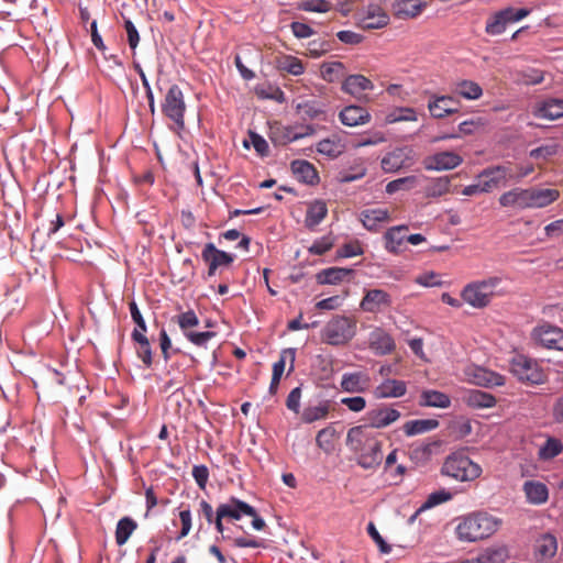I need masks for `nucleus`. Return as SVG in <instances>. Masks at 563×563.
<instances>
[{"label": "nucleus", "instance_id": "4d7b16f0", "mask_svg": "<svg viewBox=\"0 0 563 563\" xmlns=\"http://www.w3.org/2000/svg\"><path fill=\"white\" fill-rule=\"evenodd\" d=\"M563 451V444L560 440L550 438L540 451L543 459H553Z\"/></svg>", "mask_w": 563, "mask_h": 563}, {"label": "nucleus", "instance_id": "393cba45", "mask_svg": "<svg viewBox=\"0 0 563 563\" xmlns=\"http://www.w3.org/2000/svg\"><path fill=\"white\" fill-rule=\"evenodd\" d=\"M407 391V385L404 380L386 379L378 385L374 390V396L377 399L384 398H399Z\"/></svg>", "mask_w": 563, "mask_h": 563}, {"label": "nucleus", "instance_id": "c03bdc74", "mask_svg": "<svg viewBox=\"0 0 563 563\" xmlns=\"http://www.w3.org/2000/svg\"><path fill=\"white\" fill-rule=\"evenodd\" d=\"M137 529V523L130 517L121 518L115 528V542L119 547L125 544L131 534Z\"/></svg>", "mask_w": 563, "mask_h": 563}, {"label": "nucleus", "instance_id": "864d4df0", "mask_svg": "<svg viewBox=\"0 0 563 563\" xmlns=\"http://www.w3.org/2000/svg\"><path fill=\"white\" fill-rule=\"evenodd\" d=\"M559 152V145L556 143L543 144L537 148L530 151L529 155L534 159L548 161Z\"/></svg>", "mask_w": 563, "mask_h": 563}, {"label": "nucleus", "instance_id": "f3484780", "mask_svg": "<svg viewBox=\"0 0 563 563\" xmlns=\"http://www.w3.org/2000/svg\"><path fill=\"white\" fill-rule=\"evenodd\" d=\"M397 409L389 407H380L369 410L366 413L368 426L375 429H383L396 422L400 418Z\"/></svg>", "mask_w": 563, "mask_h": 563}, {"label": "nucleus", "instance_id": "7c9ffc66", "mask_svg": "<svg viewBox=\"0 0 563 563\" xmlns=\"http://www.w3.org/2000/svg\"><path fill=\"white\" fill-rule=\"evenodd\" d=\"M527 500L533 505H542L549 498V489L545 484L537 481H527L523 484Z\"/></svg>", "mask_w": 563, "mask_h": 563}, {"label": "nucleus", "instance_id": "39448f33", "mask_svg": "<svg viewBox=\"0 0 563 563\" xmlns=\"http://www.w3.org/2000/svg\"><path fill=\"white\" fill-rule=\"evenodd\" d=\"M501 283V278L493 276L483 280H476L467 284L462 292V299L476 309L487 307L495 297V289Z\"/></svg>", "mask_w": 563, "mask_h": 563}, {"label": "nucleus", "instance_id": "3c124183", "mask_svg": "<svg viewBox=\"0 0 563 563\" xmlns=\"http://www.w3.org/2000/svg\"><path fill=\"white\" fill-rule=\"evenodd\" d=\"M558 550L556 539L551 534H545L541 538L538 544V553L543 559H551L555 555Z\"/></svg>", "mask_w": 563, "mask_h": 563}, {"label": "nucleus", "instance_id": "4c0bfd02", "mask_svg": "<svg viewBox=\"0 0 563 563\" xmlns=\"http://www.w3.org/2000/svg\"><path fill=\"white\" fill-rule=\"evenodd\" d=\"M466 404L472 408H492L496 405V398L486 391L473 389L465 396Z\"/></svg>", "mask_w": 563, "mask_h": 563}, {"label": "nucleus", "instance_id": "e2e57ef3", "mask_svg": "<svg viewBox=\"0 0 563 563\" xmlns=\"http://www.w3.org/2000/svg\"><path fill=\"white\" fill-rule=\"evenodd\" d=\"M341 404L346 406L349 410L353 412H361L366 407V400L361 396L342 398Z\"/></svg>", "mask_w": 563, "mask_h": 563}, {"label": "nucleus", "instance_id": "6ab92c4d", "mask_svg": "<svg viewBox=\"0 0 563 563\" xmlns=\"http://www.w3.org/2000/svg\"><path fill=\"white\" fill-rule=\"evenodd\" d=\"M529 188L523 189L520 187L512 188L506 192H504L498 201L499 205L504 208H514V209H530V200H529Z\"/></svg>", "mask_w": 563, "mask_h": 563}, {"label": "nucleus", "instance_id": "680f3d73", "mask_svg": "<svg viewBox=\"0 0 563 563\" xmlns=\"http://www.w3.org/2000/svg\"><path fill=\"white\" fill-rule=\"evenodd\" d=\"M367 532L371 536V538L375 541V543L378 545L379 551L382 553L388 554L391 551V547L383 539V537L379 534L378 530L376 529L373 522L368 523Z\"/></svg>", "mask_w": 563, "mask_h": 563}, {"label": "nucleus", "instance_id": "603ef678", "mask_svg": "<svg viewBox=\"0 0 563 563\" xmlns=\"http://www.w3.org/2000/svg\"><path fill=\"white\" fill-rule=\"evenodd\" d=\"M287 357H289L290 362H291L290 371L294 368L295 350H292V349L285 350L280 354L279 360L273 364V375H272V378L280 380V378H282V376L284 374V371H285Z\"/></svg>", "mask_w": 563, "mask_h": 563}, {"label": "nucleus", "instance_id": "4be33fe9", "mask_svg": "<svg viewBox=\"0 0 563 563\" xmlns=\"http://www.w3.org/2000/svg\"><path fill=\"white\" fill-rule=\"evenodd\" d=\"M339 119L346 126H357L371 121L369 112L360 106H347L339 113Z\"/></svg>", "mask_w": 563, "mask_h": 563}, {"label": "nucleus", "instance_id": "c9c22d12", "mask_svg": "<svg viewBox=\"0 0 563 563\" xmlns=\"http://www.w3.org/2000/svg\"><path fill=\"white\" fill-rule=\"evenodd\" d=\"M407 225H397L388 229L384 235L385 247L391 253H398L399 246L406 240Z\"/></svg>", "mask_w": 563, "mask_h": 563}, {"label": "nucleus", "instance_id": "5fc2aeb1", "mask_svg": "<svg viewBox=\"0 0 563 563\" xmlns=\"http://www.w3.org/2000/svg\"><path fill=\"white\" fill-rule=\"evenodd\" d=\"M317 151L329 157H336L342 153L339 142L330 139H323L317 144Z\"/></svg>", "mask_w": 563, "mask_h": 563}, {"label": "nucleus", "instance_id": "ddd939ff", "mask_svg": "<svg viewBox=\"0 0 563 563\" xmlns=\"http://www.w3.org/2000/svg\"><path fill=\"white\" fill-rule=\"evenodd\" d=\"M533 338L544 347L563 351V330L550 323H543L533 330Z\"/></svg>", "mask_w": 563, "mask_h": 563}, {"label": "nucleus", "instance_id": "58836bf2", "mask_svg": "<svg viewBox=\"0 0 563 563\" xmlns=\"http://www.w3.org/2000/svg\"><path fill=\"white\" fill-rule=\"evenodd\" d=\"M439 421L435 419H418L407 421L402 429L407 437L421 434L438 428Z\"/></svg>", "mask_w": 563, "mask_h": 563}, {"label": "nucleus", "instance_id": "79ce46f5", "mask_svg": "<svg viewBox=\"0 0 563 563\" xmlns=\"http://www.w3.org/2000/svg\"><path fill=\"white\" fill-rule=\"evenodd\" d=\"M451 177L442 176L432 178L424 187V196L427 198L442 197L450 191Z\"/></svg>", "mask_w": 563, "mask_h": 563}, {"label": "nucleus", "instance_id": "c756f323", "mask_svg": "<svg viewBox=\"0 0 563 563\" xmlns=\"http://www.w3.org/2000/svg\"><path fill=\"white\" fill-rule=\"evenodd\" d=\"M389 23V15L379 7H371L361 21L364 30L382 29Z\"/></svg>", "mask_w": 563, "mask_h": 563}, {"label": "nucleus", "instance_id": "f03ea898", "mask_svg": "<svg viewBox=\"0 0 563 563\" xmlns=\"http://www.w3.org/2000/svg\"><path fill=\"white\" fill-rule=\"evenodd\" d=\"M500 523L498 518L487 512H474L460 519L455 533L460 541L476 542L494 534Z\"/></svg>", "mask_w": 563, "mask_h": 563}, {"label": "nucleus", "instance_id": "2f4dec72", "mask_svg": "<svg viewBox=\"0 0 563 563\" xmlns=\"http://www.w3.org/2000/svg\"><path fill=\"white\" fill-rule=\"evenodd\" d=\"M291 170L294 175L298 178V180L308 184L313 185L318 183L319 176L314 168V166L307 162V161H294L291 163Z\"/></svg>", "mask_w": 563, "mask_h": 563}, {"label": "nucleus", "instance_id": "ea45409f", "mask_svg": "<svg viewBox=\"0 0 563 563\" xmlns=\"http://www.w3.org/2000/svg\"><path fill=\"white\" fill-rule=\"evenodd\" d=\"M420 405L435 408H448L451 405L450 397L438 390H423L420 396Z\"/></svg>", "mask_w": 563, "mask_h": 563}, {"label": "nucleus", "instance_id": "49530a36", "mask_svg": "<svg viewBox=\"0 0 563 563\" xmlns=\"http://www.w3.org/2000/svg\"><path fill=\"white\" fill-rule=\"evenodd\" d=\"M419 178L417 176H407L389 181L386 185V192L393 195L399 190H410L417 187Z\"/></svg>", "mask_w": 563, "mask_h": 563}, {"label": "nucleus", "instance_id": "a19ab883", "mask_svg": "<svg viewBox=\"0 0 563 563\" xmlns=\"http://www.w3.org/2000/svg\"><path fill=\"white\" fill-rule=\"evenodd\" d=\"M345 66L341 62L322 63L320 66V76L327 82H336L344 78Z\"/></svg>", "mask_w": 563, "mask_h": 563}, {"label": "nucleus", "instance_id": "de8ad7c7", "mask_svg": "<svg viewBox=\"0 0 563 563\" xmlns=\"http://www.w3.org/2000/svg\"><path fill=\"white\" fill-rule=\"evenodd\" d=\"M385 121L388 124L402 121H417V112L413 108H396L386 115Z\"/></svg>", "mask_w": 563, "mask_h": 563}, {"label": "nucleus", "instance_id": "423d86ee", "mask_svg": "<svg viewBox=\"0 0 563 563\" xmlns=\"http://www.w3.org/2000/svg\"><path fill=\"white\" fill-rule=\"evenodd\" d=\"M510 372L523 384L542 385L548 375L538 361L522 354L512 357Z\"/></svg>", "mask_w": 563, "mask_h": 563}, {"label": "nucleus", "instance_id": "b1692460", "mask_svg": "<svg viewBox=\"0 0 563 563\" xmlns=\"http://www.w3.org/2000/svg\"><path fill=\"white\" fill-rule=\"evenodd\" d=\"M530 209L545 208L560 198L558 189L529 188Z\"/></svg>", "mask_w": 563, "mask_h": 563}, {"label": "nucleus", "instance_id": "a878e982", "mask_svg": "<svg viewBox=\"0 0 563 563\" xmlns=\"http://www.w3.org/2000/svg\"><path fill=\"white\" fill-rule=\"evenodd\" d=\"M354 271L344 267H330L320 271L316 275V279L320 285H338L353 276Z\"/></svg>", "mask_w": 563, "mask_h": 563}, {"label": "nucleus", "instance_id": "0e129e2a", "mask_svg": "<svg viewBox=\"0 0 563 563\" xmlns=\"http://www.w3.org/2000/svg\"><path fill=\"white\" fill-rule=\"evenodd\" d=\"M302 8L305 11L324 13L331 9V3L327 0H308Z\"/></svg>", "mask_w": 563, "mask_h": 563}, {"label": "nucleus", "instance_id": "9d476101", "mask_svg": "<svg viewBox=\"0 0 563 563\" xmlns=\"http://www.w3.org/2000/svg\"><path fill=\"white\" fill-rule=\"evenodd\" d=\"M512 176V165H497L483 169L477 179L483 192H492L500 186H505Z\"/></svg>", "mask_w": 563, "mask_h": 563}, {"label": "nucleus", "instance_id": "cd10ccee", "mask_svg": "<svg viewBox=\"0 0 563 563\" xmlns=\"http://www.w3.org/2000/svg\"><path fill=\"white\" fill-rule=\"evenodd\" d=\"M332 410L331 400H321L317 405H309L305 407L301 413V421L305 423H312L328 418L329 412Z\"/></svg>", "mask_w": 563, "mask_h": 563}, {"label": "nucleus", "instance_id": "1a4fd4ad", "mask_svg": "<svg viewBox=\"0 0 563 563\" xmlns=\"http://www.w3.org/2000/svg\"><path fill=\"white\" fill-rule=\"evenodd\" d=\"M530 12L531 11L526 8L516 9L512 7L499 10L487 19L485 32L492 36L500 35L506 31L509 23H515L527 18Z\"/></svg>", "mask_w": 563, "mask_h": 563}, {"label": "nucleus", "instance_id": "dca6fc26", "mask_svg": "<svg viewBox=\"0 0 563 563\" xmlns=\"http://www.w3.org/2000/svg\"><path fill=\"white\" fill-rule=\"evenodd\" d=\"M459 102L451 96H432L428 102L430 114L435 119L457 112Z\"/></svg>", "mask_w": 563, "mask_h": 563}, {"label": "nucleus", "instance_id": "13d9d810", "mask_svg": "<svg viewBox=\"0 0 563 563\" xmlns=\"http://www.w3.org/2000/svg\"><path fill=\"white\" fill-rule=\"evenodd\" d=\"M333 246V239L330 235L322 236L316 240L308 249L309 253L314 255H323Z\"/></svg>", "mask_w": 563, "mask_h": 563}, {"label": "nucleus", "instance_id": "a18cd8bd", "mask_svg": "<svg viewBox=\"0 0 563 563\" xmlns=\"http://www.w3.org/2000/svg\"><path fill=\"white\" fill-rule=\"evenodd\" d=\"M456 93L467 100H476L483 95V89L475 81L463 80L457 84Z\"/></svg>", "mask_w": 563, "mask_h": 563}, {"label": "nucleus", "instance_id": "f257e3e1", "mask_svg": "<svg viewBox=\"0 0 563 563\" xmlns=\"http://www.w3.org/2000/svg\"><path fill=\"white\" fill-rule=\"evenodd\" d=\"M346 445L356 455V463L364 470H376L383 462V442L376 434L367 433L365 426L351 428Z\"/></svg>", "mask_w": 563, "mask_h": 563}, {"label": "nucleus", "instance_id": "6e6d98bb", "mask_svg": "<svg viewBox=\"0 0 563 563\" xmlns=\"http://www.w3.org/2000/svg\"><path fill=\"white\" fill-rule=\"evenodd\" d=\"M452 498V494L445 490H439L430 494L424 504L419 508L418 512L432 508L437 505L445 503Z\"/></svg>", "mask_w": 563, "mask_h": 563}, {"label": "nucleus", "instance_id": "8fccbe9b", "mask_svg": "<svg viewBox=\"0 0 563 563\" xmlns=\"http://www.w3.org/2000/svg\"><path fill=\"white\" fill-rule=\"evenodd\" d=\"M335 430L332 427H325L321 429L316 437V443L319 449L325 453H330L333 450V438Z\"/></svg>", "mask_w": 563, "mask_h": 563}, {"label": "nucleus", "instance_id": "2eb2a0df", "mask_svg": "<svg viewBox=\"0 0 563 563\" xmlns=\"http://www.w3.org/2000/svg\"><path fill=\"white\" fill-rule=\"evenodd\" d=\"M217 509L219 510L220 518L231 520H240L242 516L255 515L254 507L235 497L230 498L229 503L220 504Z\"/></svg>", "mask_w": 563, "mask_h": 563}, {"label": "nucleus", "instance_id": "052dcab7", "mask_svg": "<svg viewBox=\"0 0 563 563\" xmlns=\"http://www.w3.org/2000/svg\"><path fill=\"white\" fill-rule=\"evenodd\" d=\"M336 254L339 257H342V258L353 257V256L362 255L363 249H362L361 244L357 241H355V242L343 244L336 251Z\"/></svg>", "mask_w": 563, "mask_h": 563}, {"label": "nucleus", "instance_id": "09e8293b", "mask_svg": "<svg viewBox=\"0 0 563 563\" xmlns=\"http://www.w3.org/2000/svg\"><path fill=\"white\" fill-rule=\"evenodd\" d=\"M298 109L306 119L325 120L324 109L313 101L303 102L298 106Z\"/></svg>", "mask_w": 563, "mask_h": 563}, {"label": "nucleus", "instance_id": "c85d7f7f", "mask_svg": "<svg viewBox=\"0 0 563 563\" xmlns=\"http://www.w3.org/2000/svg\"><path fill=\"white\" fill-rule=\"evenodd\" d=\"M533 114L537 118L556 120L563 117V100L549 99L540 103L534 110Z\"/></svg>", "mask_w": 563, "mask_h": 563}, {"label": "nucleus", "instance_id": "aec40b11", "mask_svg": "<svg viewBox=\"0 0 563 563\" xmlns=\"http://www.w3.org/2000/svg\"><path fill=\"white\" fill-rule=\"evenodd\" d=\"M371 378L366 373H345L341 379V388L345 393L358 394L369 388Z\"/></svg>", "mask_w": 563, "mask_h": 563}, {"label": "nucleus", "instance_id": "a211bd4d", "mask_svg": "<svg viewBox=\"0 0 563 563\" xmlns=\"http://www.w3.org/2000/svg\"><path fill=\"white\" fill-rule=\"evenodd\" d=\"M467 375L470 376V380L478 386L495 387L505 384V377L503 375L484 367H471L467 371Z\"/></svg>", "mask_w": 563, "mask_h": 563}, {"label": "nucleus", "instance_id": "4468645a", "mask_svg": "<svg viewBox=\"0 0 563 563\" xmlns=\"http://www.w3.org/2000/svg\"><path fill=\"white\" fill-rule=\"evenodd\" d=\"M201 257L208 264L209 276H213L219 267L230 266L234 261L231 254L218 250L213 243L205 245Z\"/></svg>", "mask_w": 563, "mask_h": 563}, {"label": "nucleus", "instance_id": "473e14b6", "mask_svg": "<svg viewBox=\"0 0 563 563\" xmlns=\"http://www.w3.org/2000/svg\"><path fill=\"white\" fill-rule=\"evenodd\" d=\"M275 66L279 71L287 73L292 76H300L305 71V65L296 56L280 55L275 58Z\"/></svg>", "mask_w": 563, "mask_h": 563}, {"label": "nucleus", "instance_id": "5701e85b", "mask_svg": "<svg viewBox=\"0 0 563 563\" xmlns=\"http://www.w3.org/2000/svg\"><path fill=\"white\" fill-rule=\"evenodd\" d=\"M374 84L363 75H350L347 76L341 86L343 92L349 93L355 98H361L363 92L372 90Z\"/></svg>", "mask_w": 563, "mask_h": 563}, {"label": "nucleus", "instance_id": "7ed1b4c3", "mask_svg": "<svg viewBox=\"0 0 563 563\" xmlns=\"http://www.w3.org/2000/svg\"><path fill=\"white\" fill-rule=\"evenodd\" d=\"M479 464L473 462L464 451H455L448 455L441 473L457 482H472L482 475Z\"/></svg>", "mask_w": 563, "mask_h": 563}, {"label": "nucleus", "instance_id": "f8f14e48", "mask_svg": "<svg viewBox=\"0 0 563 563\" xmlns=\"http://www.w3.org/2000/svg\"><path fill=\"white\" fill-rule=\"evenodd\" d=\"M463 163V157L454 152L444 151L424 157L422 164L427 170H451Z\"/></svg>", "mask_w": 563, "mask_h": 563}, {"label": "nucleus", "instance_id": "e433bc0d", "mask_svg": "<svg viewBox=\"0 0 563 563\" xmlns=\"http://www.w3.org/2000/svg\"><path fill=\"white\" fill-rule=\"evenodd\" d=\"M327 205L321 200L314 201L309 206L307 210L305 219L306 227L310 230L314 229L318 224L321 223V221L327 217Z\"/></svg>", "mask_w": 563, "mask_h": 563}, {"label": "nucleus", "instance_id": "37998d69", "mask_svg": "<svg viewBox=\"0 0 563 563\" xmlns=\"http://www.w3.org/2000/svg\"><path fill=\"white\" fill-rule=\"evenodd\" d=\"M426 5L422 0H400L397 4V16L413 19L421 14Z\"/></svg>", "mask_w": 563, "mask_h": 563}, {"label": "nucleus", "instance_id": "0eeeda50", "mask_svg": "<svg viewBox=\"0 0 563 563\" xmlns=\"http://www.w3.org/2000/svg\"><path fill=\"white\" fill-rule=\"evenodd\" d=\"M186 102L184 93L178 85L169 87L162 102V112L174 123V130L179 132L185 129Z\"/></svg>", "mask_w": 563, "mask_h": 563}, {"label": "nucleus", "instance_id": "412c9836", "mask_svg": "<svg viewBox=\"0 0 563 563\" xmlns=\"http://www.w3.org/2000/svg\"><path fill=\"white\" fill-rule=\"evenodd\" d=\"M369 347L377 355L391 353L396 345L394 339L382 328H376L369 334Z\"/></svg>", "mask_w": 563, "mask_h": 563}, {"label": "nucleus", "instance_id": "f704fd0d", "mask_svg": "<svg viewBox=\"0 0 563 563\" xmlns=\"http://www.w3.org/2000/svg\"><path fill=\"white\" fill-rule=\"evenodd\" d=\"M314 129L310 125L306 128L305 133H295L289 128H276L272 131L271 140L275 144H287L307 135L313 134Z\"/></svg>", "mask_w": 563, "mask_h": 563}, {"label": "nucleus", "instance_id": "69168bd1", "mask_svg": "<svg viewBox=\"0 0 563 563\" xmlns=\"http://www.w3.org/2000/svg\"><path fill=\"white\" fill-rule=\"evenodd\" d=\"M192 476L199 488L205 489L209 478L208 467L205 465H195L192 467Z\"/></svg>", "mask_w": 563, "mask_h": 563}, {"label": "nucleus", "instance_id": "72a5a7b5", "mask_svg": "<svg viewBox=\"0 0 563 563\" xmlns=\"http://www.w3.org/2000/svg\"><path fill=\"white\" fill-rule=\"evenodd\" d=\"M407 157L409 155L405 148H397L383 157L382 168L386 173H396L406 165Z\"/></svg>", "mask_w": 563, "mask_h": 563}, {"label": "nucleus", "instance_id": "6e6552de", "mask_svg": "<svg viewBox=\"0 0 563 563\" xmlns=\"http://www.w3.org/2000/svg\"><path fill=\"white\" fill-rule=\"evenodd\" d=\"M175 322L180 328L185 338L196 346L206 347L207 343L213 339L217 333L213 331H195L199 325V318L194 310H187L174 317Z\"/></svg>", "mask_w": 563, "mask_h": 563}, {"label": "nucleus", "instance_id": "338daca9", "mask_svg": "<svg viewBox=\"0 0 563 563\" xmlns=\"http://www.w3.org/2000/svg\"><path fill=\"white\" fill-rule=\"evenodd\" d=\"M250 139L254 150L261 155L266 156L269 152L268 143L264 137L255 132H250Z\"/></svg>", "mask_w": 563, "mask_h": 563}, {"label": "nucleus", "instance_id": "bf43d9fd", "mask_svg": "<svg viewBox=\"0 0 563 563\" xmlns=\"http://www.w3.org/2000/svg\"><path fill=\"white\" fill-rule=\"evenodd\" d=\"M179 520L181 523V530L177 536L176 540L179 541L183 538L187 537L191 530L192 526V517L189 508L181 509L179 512Z\"/></svg>", "mask_w": 563, "mask_h": 563}, {"label": "nucleus", "instance_id": "9b49d317", "mask_svg": "<svg viewBox=\"0 0 563 563\" xmlns=\"http://www.w3.org/2000/svg\"><path fill=\"white\" fill-rule=\"evenodd\" d=\"M391 296L383 289H365L360 308L369 313H378L391 307Z\"/></svg>", "mask_w": 563, "mask_h": 563}, {"label": "nucleus", "instance_id": "774afa93", "mask_svg": "<svg viewBox=\"0 0 563 563\" xmlns=\"http://www.w3.org/2000/svg\"><path fill=\"white\" fill-rule=\"evenodd\" d=\"M124 29L126 31L129 46L134 51L140 42L139 32L133 22L129 19L124 21Z\"/></svg>", "mask_w": 563, "mask_h": 563}, {"label": "nucleus", "instance_id": "bb28decb", "mask_svg": "<svg viewBox=\"0 0 563 563\" xmlns=\"http://www.w3.org/2000/svg\"><path fill=\"white\" fill-rule=\"evenodd\" d=\"M389 212L387 209L376 208L366 209L360 213V220L369 231H377L382 223L389 221Z\"/></svg>", "mask_w": 563, "mask_h": 563}, {"label": "nucleus", "instance_id": "20e7f679", "mask_svg": "<svg viewBox=\"0 0 563 563\" xmlns=\"http://www.w3.org/2000/svg\"><path fill=\"white\" fill-rule=\"evenodd\" d=\"M356 330L357 320L355 318L336 314L323 327L321 339L330 345H346L355 336Z\"/></svg>", "mask_w": 563, "mask_h": 563}]
</instances>
